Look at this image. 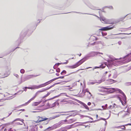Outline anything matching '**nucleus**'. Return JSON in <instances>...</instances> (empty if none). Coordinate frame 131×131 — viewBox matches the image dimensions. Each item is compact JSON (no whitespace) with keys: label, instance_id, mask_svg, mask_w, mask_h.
Masks as SVG:
<instances>
[{"label":"nucleus","instance_id":"f257e3e1","mask_svg":"<svg viewBox=\"0 0 131 131\" xmlns=\"http://www.w3.org/2000/svg\"><path fill=\"white\" fill-rule=\"evenodd\" d=\"M111 58V60H107V62H104L103 64H102L99 67H95L93 70H94V69H96L99 68H101L102 69L104 68L105 67V66H107V67L108 68L111 67L113 65H114L113 61L115 60H117L118 59H114L113 58Z\"/></svg>","mask_w":131,"mask_h":131},{"label":"nucleus","instance_id":"f03ea898","mask_svg":"<svg viewBox=\"0 0 131 131\" xmlns=\"http://www.w3.org/2000/svg\"><path fill=\"white\" fill-rule=\"evenodd\" d=\"M89 56L85 57L82 59L80 60L75 64L71 66H67V67L70 69H73L75 68L81 64L85 61L88 60L89 58Z\"/></svg>","mask_w":131,"mask_h":131},{"label":"nucleus","instance_id":"7ed1b4c3","mask_svg":"<svg viewBox=\"0 0 131 131\" xmlns=\"http://www.w3.org/2000/svg\"><path fill=\"white\" fill-rule=\"evenodd\" d=\"M114 27V26H109L106 27H103L99 29L101 31H106L112 29H113Z\"/></svg>","mask_w":131,"mask_h":131},{"label":"nucleus","instance_id":"20e7f679","mask_svg":"<svg viewBox=\"0 0 131 131\" xmlns=\"http://www.w3.org/2000/svg\"><path fill=\"white\" fill-rule=\"evenodd\" d=\"M62 94H64V95H65L67 97H68V95H67L66 93H61V94H60L59 95H58L55 96L53 97H52V98H51L49 99L45 100V101H43V103H45L47 101H48L52 100V99H53L56 97H59V96H60V95H61Z\"/></svg>","mask_w":131,"mask_h":131},{"label":"nucleus","instance_id":"39448f33","mask_svg":"<svg viewBox=\"0 0 131 131\" xmlns=\"http://www.w3.org/2000/svg\"><path fill=\"white\" fill-rule=\"evenodd\" d=\"M72 80V79H71V77H69L67 78V80L65 81H61L60 82H57L56 83H54L55 85L59 84L61 83H63V84H64L65 83H66L69 82H70V81H71Z\"/></svg>","mask_w":131,"mask_h":131},{"label":"nucleus","instance_id":"423d86ee","mask_svg":"<svg viewBox=\"0 0 131 131\" xmlns=\"http://www.w3.org/2000/svg\"><path fill=\"white\" fill-rule=\"evenodd\" d=\"M123 95V100L124 102L120 99L119 98V100L121 102L122 105H124L126 103V96L124 94H122Z\"/></svg>","mask_w":131,"mask_h":131},{"label":"nucleus","instance_id":"0eeeda50","mask_svg":"<svg viewBox=\"0 0 131 131\" xmlns=\"http://www.w3.org/2000/svg\"><path fill=\"white\" fill-rule=\"evenodd\" d=\"M38 117H39V118H38V120L36 121V123H38L48 119V118H43L39 116H38Z\"/></svg>","mask_w":131,"mask_h":131},{"label":"nucleus","instance_id":"6e6552de","mask_svg":"<svg viewBox=\"0 0 131 131\" xmlns=\"http://www.w3.org/2000/svg\"><path fill=\"white\" fill-rule=\"evenodd\" d=\"M112 90L113 91L111 92L110 93H112L115 91H118L119 93L122 94H124V93L120 89L117 88L115 89L114 88H112Z\"/></svg>","mask_w":131,"mask_h":131},{"label":"nucleus","instance_id":"1a4fd4ad","mask_svg":"<svg viewBox=\"0 0 131 131\" xmlns=\"http://www.w3.org/2000/svg\"><path fill=\"white\" fill-rule=\"evenodd\" d=\"M46 86V84L45 83L43 84H41L39 85H34V87H35L34 88H35L36 89H37L42 87H44Z\"/></svg>","mask_w":131,"mask_h":131},{"label":"nucleus","instance_id":"9d476101","mask_svg":"<svg viewBox=\"0 0 131 131\" xmlns=\"http://www.w3.org/2000/svg\"><path fill=\"white\" fill-rule=\"evenodd\" d=\"M27 32H25L24 31H23L21 32L20 35V37L21 39L25 37L27 34Z\"/></svg>","mask_w":131,"mask_h":131},{"label":"nucleus","instance_id":"9b49d317","mask_svg":"<svg viewBox=\"0 0 131 131\" xmlns=\"http://www.w3.org/2000/svg\"><path fill=\"white\" fill-rule=\"evenodd\" d=\"M47 90V88L45 89H42L41 90H40L37 91L36 93L35 96H36L39 93L42 92H43L46 91V90Z\"/></svg>","mask_w":131,"mask_h":131},{"label":"nucleus","instance_id":"f8f14e48","mask_svg":"<svg viewBox=\"0 0 131 131\" xmlns=\"http://www.w3.org/2000/svg\"><path fill=\"white\" fill-rule=\"evenodd\" d=\"M79 101L80 102V103L81 104L85 109H86L88 110H89V108L86 105L81 101Z\"/></svg>","mask_w":131,"mask_h":131},{"label":"nucleus","instance_id":"ddd939ff","mask_svg":"<svg viewBox=\"0 0 131 131\" xmlns=\"http://www.w3.org/2000/svg\"><path fill=\"white\" fill-rule=\"evenodd\" d=\"M95 44L98 45V44H101L103 46H105L104 43L103 42L100 41H96L95 42Z\"/></svg>","mask_w":131,"mask_h":131},{"label":"nucleus","instance_id":"4468645a","mask_svg":"<svg viewBox=\"0 0 131 131\" xmlns=\"http://www.w3.org/2000/svg\"><path fill=\"white\" fill-rule=\"evenodd\" d=\"M41 101H40L38 102H35L32 104V105L34 106H37L41 103Z\"/></svg>","mask_w":131,"mask_h":131},{"label":"nucleus","instance_id":"2eb2a0df","mask_svg":"<svg viewBox=\"0 0 131 131\" xmlns=\"http://www.w3.org/2000/svg\"><path fill=\"white\" fill-rule=\"evenodd\" d=\"M55 78H54L45 83L46 85H47L49 84H50L53 81H55Z\"/></svg>","mask_w":131,"mask_h":131},{"label":"nucleus","instance_id":"dca6fc26","mask_svg":"<svg viewBox=\"0 0 131 131\" xmlns=\"http://www.w3.org/2000/svg\"><path fill=\"white\" fill-rule=\"evenodd\" d=\"M74 73V72H72V73H70L69 74H68V75H65V76H62V77H58V78H55V80H57L58 79H59V78H61V79H63L64 78V77H66V76H68V75H70L71 74H72V73Z\"/></svg>","mask_w":131,"mask_h":131},{"label":"nucleus","instance_id":"f3484780","mask_svg":"<svg viewBox=\"0 0 131 131\" xmlns=\"http://www.w3.org/2000/svg\"><path fill=\"white\" fill-rule=\"evenodd\" d=\"M61 64V63H56L54 66L53 67V68L54 69H56L57 68L58 66Z\"/></svg>","mask_w":131,"mask_h":131},{"label":"nucleus","instance_id":"a211bd4d","mask_svg":"<svg viewBox=\"0 0 131 131\" xmlns=\"http://www.w3.org/2000/svg\"><path fill=\"white\" fill-rule=\"evenodd\" d=\"M36 97V96L35 95L33 97H32V98H31V99H30L26 103H25V104H28L29 103H30V102L33 100H34V99L35 98V97Z\"/></svg>","mask_w":131,"mask_h":131},{"label":"nucleus","instance_id":"6ab92c4d","mask_svg":"<svg viewBox=\"0 0 131 131\" xmlns=\"http://www.w3.org/2000/svg\"><path fill=\"white\" fill-rule=\"evenodd\" d=\"M74 121H75L73 119H71L68 120V123L69 124H71L73 123Z\"/></svg>","mask_w":131,"mask_h":131},{"label":"nucleus","instance_id":"aec40b11","mask_svg":"<svg viewBox=\"0 0 131 131\" xmlns=\"http://www.w3.org/2000/svg\"><path fill=\"white\" fill-rule=\"evenodd\" d=\"M59 115H58L53 116L52 117H50L49 118L50 119L49 120V121L50 120L54 119L57 117H59Z\"/></svg>","mask_w":131,"mask_h":131},{"label":"nucleus","instance_id":"412c9836","mask_svg":"<svg viewBox=\"0 0 131 131\" xmlns=\"http://www.w3.org/2000/svg\"><path fill=\"white\" fill-rule=\"evenodd\" d=\"M114 105H110L108 107H107V109L109 110L110 109H111L115 107L114 105H116L115 104H114Z\"/></svg>","mask_w":131,"mask_h":131},{"label":"nucleus","instance_id":"4be33fe9","mask_svg":"<svg viewBox=\"0 0 131 131\" xmlns=\"http://www.w3.org/2000/svg\"><path fill=\"white\" fill-rule=\"evenodd\" d=\"M53 129V128H52L51 127H48L46 129H45L44 130V131H50L51 130H52Z\"/></svg>","mask_w":131,"mask_h":131},{"label":"nucleus","instance_id":"5701e85b","mask_svg":"<svg viewBox=\"0 0 131 131\" xmlns=\"http://www.w3.org/2000/svg\"><path fill=\"white\" fill-rule=\"evenodd\" d=\"M75 111H68V112H56L54 113H68L70 112H74Z\"/></svg>","mask_w":131,"mask_h":131},{"label":"nucleus","instance_id":"b1692460","mask_svg":"<svg viewBox=\"0 0 131 131\" xmlns=\"http://www.w3.org/2000/svg\"><path fill=\"white\" fill-rule=\"evenodd\" d=\"M56 104H57L58 105H59V103L58 102H56L52 104V106H51V107H53L55 106L56 105Z\"/></svg>","mask_w":131,"mask_h":131},{"label":"nucleus","instance_id":"393cba45","mask_svg":"<svg viewBox=\"0 0 131 131\" xmlns=\"http://www.w3.org/2000/svg\"><path fill=\"white\" fill-rule=\"evenodd\" d=\"M90 8L91 9L94 10H98L99 9H98L97 7L93 6H91Z\"/></svg>","mask_w":131,"mask_h":131},{"label":"nucleus","instance_id":"a878e982","mask_svg":"<svg viewBox=\"0 0 131 131\" xmlns=\"http://www.w3.org/2000/svg\"><path fill=\"white\" fill-rule=\"evenodd\" d=\"M9 74H10V73H9V71L8 72H7V73H5L4 74V76H5L2 77V78H4L5 77H7L9 75Z\"/></svg>","mask_w":131,"mask_h":131},{"label":"nucleus","instance_id":"bb28decb","mask_svg":"<svg viewBox=\"0 0 131 131\" xmlns=\"http://www.w3.org/2000/svg\"><path fill=\"white\" fill-rule=\"evenodd\" d=\"M67 73V72L65 70H63L60 73V74L62 75H64L66 74Z\"/></svg>","mask_w":131,"mask_h":131},{"label":"nucleus","instance_id":"cd10ccee","mask_svg":"<svg viewBox=\"0 0 131 131\" xmlns=\"http://www.w3.org/2000/svg\"><path fill=\"white\" fill-rule=\"evenodd\" d=\"M107 107V104H106L105 105H103L102 106V107L103 108V109L104 110H105Z\"/></svg>","mask_w":131,"mask_h":131},{"label":"nucleus","instance_id":"c85d7f7f","mask_svg":"<svg viewBox=\"0 0 131 131\" xmlns=\"http://www.w3.org/2000/svg\"><path fill=\"white\" fill-rule=\"evenodd\" d=\"M73 124L68 126L66 127V128H67V129H69L73 127Z\"/></svg>","mask_w":131,"mask_h":131},{"label":"nucleus","instance_id":"c756f323","mask_svg":"<svg viewBox=\"0 0 131 131\" xmlns=\"http://www.w3.org/2000/svg\"><path fill=\"white\" fill-rule=\"evenodd\" d=\"M128 14H128L126 16H125L124 17H122V18H120L119 19V21H122L123 20L125 19V17L127 15H128Z\"/></svg>","mask_w":131,"mask_h":131},{"label":"nucleus","instance_id":"7c9ffc66","mask_svg":"<svg viewBox=\"0 0 131 131\" xmlns=\"http://www.w3.org/2000/svg\"><path fill=\"white\" fill-rule=\"evenodd\" d=\"M100 19L101 21L102 20L104 22H106V21H107V20H106V19L104 18H100Z\"/></svg>","mask_w":131,"mask_h":131},{"label":"nucleus","instance_id":"2f4dec72","mask_svg":"<svg viewBox=\"0 0 131 131\" xmlns=\"http://www.w3.org/2000/svg\"><path fill=\"white\" fill-rule=\"evenodd\" d=\"M96 83L95 82H88L87 83V84L88 85H90V84H95Z\"/></svg>","mask_w":131,"mask_h":131},{"label":"nucleus","instance_id":"473e14b6","mask_svg":"<svg viewBox=\"0 0 131 131\" xmlns=\"http://www.w3.org/2000/svg\"><path fill=\"white\" fill-rule=\"evenodd\" d=\"M55 84L54 83L53 85L50 86L49 87L47 88V90H48L49 89H50V88H52V87L54 86H55V84Z\"/></svg>","mask_w":131,"mask_h":131},{"label":"nucleus","instance_id":"72a5a7b5","mask_svg":"<svg viewBox=\"0 0 131 131\" xmlns=\"http://www.w3.org/2000/svg\"><path fill=\"white\" fill-rule=\"evenodd\" d=\"M55 84L54 83L53 85L50 86L49 87L47 88V90H48L49 89H50V88H52V87L54 86H55V84Z\"/></svg>","mask_w":131,"mask_h":131},{"label":"nucleus","instance_id":"f704fd0d","mask_svg":"<svg viewBox=\"0 0 131 131\" xmlns=\"http://www.w3.org/2000/svg\"><path fill=\"white\" fill-rule=\"evenodd\" d=\"M53 91H54V90L53 91H50V92H48L47 94L46 95V96H47V97L48 96H49L50 94V93H51L52 92H53Z\"/></svg>","mask_w":131,"mask_h":131},{"label":"nucleus","instance_id":"c9c22d12","mask_svg":"<svg viewBox=\"0 0 131 131\" xmlns=\"http://www.w3.org/2000/svg\"><path fill=\"white\" fill-rule=\"evenodd\" d=\"M25 72V70L23 69H22L20 70V72L21 73H24Z\"/></svg>","mask_w":131,"mask_h":131},{"label":"nucleus","instance_id":"e433bc0d","mask_svg":"<svg viewBox=\"0 0 131 131\" xmlns=\"http://www.w3.org/2000/svg\"><path fill=\"white\" fill-rule=\"evenodd\" d=\"M23 92V91L21 90H20L18 91L17 93H15L14 94L15 95H16L18 93H19L20 92V93H21Z\"/></svg>","mask_w":131,"mask_h":131},{"label":"nucleus","instance_id":"4c0bfd02","mask_svg":"<svg viewBox=\"0 0 131 131\" xmlns=\"http://www.w3.org/2000/svg\"><path fill=\"white\" fill-rule=\"evenodd\" d=\"M105 7L107 8L110 9H113V7L112 6H105Z\"/></svg>","mask_w":131,"mask_h":131},{"label":"nucleus","instance_id":"58836bf2","mask_svg":"<svg viewBox=\"0 0 131 131\" xmlns=\"http://www.w3.org/2000/svg\"><path fill=\"white\" fill-rule=\"evenodd\" d=\"M102 34L103 36H106L107 35V33L106 32H102Z\"/></svg>","mask_w":131,"mask_h":131},{"label":"nucleus","instance_id":"ea45409f","mask_svg":"<svg viewBox=\"0 0 131 131\" xmlns=\"http://www.w3.org/2000/svg\"><path fill=\"white\" fill-rule=\"evenodd\" d=\"M95 53L97 55H99V54H103V53H102V52H95Z\"/></svg>","mask_w":131,"mask_h":131},{"label":"nucleus","instance_id":"a19ab883","mask_svg":"<svg viewBox=\"0 0 131 131\" xmlns=\"http://www.w3.org/2000/svg\"><path fill=\"white\" fill-rule=\"evenodd\" d=\"M84 93H85L86 92H89V91L88 89H86L83 91Z\"/></svg>","mask_w":131,"mask_h":131},{"label":"nucleus","instance_id":"79ce46f5","mask_svg":"<svg viewBox=\"0 0 131 131\" xmlns=\"http://www.w3.org/2000/svg\"><path fill=\"white\" fill-rule=\"evenodd\" d=\"M56 71L57 72H60V69L59 68H58L56 69Z\"/></svg>","mask_w":131,"mask_h":131},{"label":"nucleus","instance_id":"37998d69","mask_svg":"<svg viewBox=\"0 0 131 131\" xmlns=\"http://www.w3.org/2000/svg\"><path fill=\"white\" fill-rule=\"evenodd\" d=\"M27 89H36L35 88H34L35 87H34V86H33V88L32 87H27Z\"/></svg>","mask_w":131,"mask_h":131},{"label":"nucleus","instance_id":"c03bdc74","mask_svg":"<svg viewBox=\"0 0 131 131\" xmlns=\"http://www.w3.org/2000/svg\"><path fill=\"white\" fill-rule=\"evenodd\" d=\"M126 62H129L130 61H131V58L129 60V59H126Z\"/></svg>","mask_w":131,"mask_h":131},{"label":"nucleus","instance_id":"a18cd8bd","mask_svg":"<svg viewBox=\"0 0 131 131\" xmlns=\"http://www.w3.org/2000/svg\"><path fill=\"white\" fill-rule=\"evenodd\" d=\"M108 81L110 82H113L114 81H115L112 79H109L108 80Z\"/></svg>","mask_w":131,"mask_h":131},{"label":"nucleus","instance_id":"49530a36","mask_svg":"<svg viewBox=\"0 0 131 131\" xmlns=\"http://www.w3.org/2000/svg\"><path fill=\"white\" fill-rule=\"evenodd\" d=\"M130 82H127L126 83V84L128 85H131Z\"/></svg>","mask_w":131,"mask_h":131},{"label":"nucleus","instance_id":"de8ad7c7","mask_svg":"<svg viewBox=\"0 0 131 131\" xmlns=\"http://www.w3.org/2000/svg\"><path fill=\"white\" fill-rule=\"evenodd\" d=\"M14 75L17 78H18V77H19L18 75L17 74H14Z\"/></svg>","mask_w":131,"mask_h":131},{"label":"nucleus","instance_id":"09e8293b","mask_svg":"<svg viewBox=\"0 0 131 131\" xmlns=\"http://www.w3.org/2000/svg\"><path fill=\"white\" fill-rule=\"evenodd\" d=\"M128 56H129V55L128 54V55L125 56L124 57H123V59H125V58L127 57H128Z\"/></svg>","mask_w":131,"mask_h":131},{"label":"nucleus","instance_id":"8fccbe9b","mask_svg":"<svg viewBox=\"0 0 131 131\" xmlns=\"http://www.w3.org/2000/svg\"><path fill=\"white\" fill-rule=\"evenodd\" d=\"M68 63V61H67L66 62H63V63H61V64H67Z\"/></svg>","mask_w":131,"mask_h":131},{"label":"nucleus","instance_id":"3c124183","mask_svg":"<svg viewBox=\"0 0 131 131\" xmlns=\"http://www.w3.org/2000/svg\"><path fill=\"white\" fill-rule=\"evenodd\" d=\"M24 88L23 89H24ZM25 89L24 90V91H25V92L27 90V87H25L24 88Z\"/></svg>","mask_w":131,"mask_h":131},{"label":"nucleus","instance_id":"603ef678","mask_svg":"<svg viewBox=\"0 0 131 131\" xmlns=\"http://www.w3.org/2000/svg\"><path fill=\"white\" fill-rule=\"evenodd\" d=\"M121 127H122V129H124L125 128V125H123L122 126H121Z\"/></svg>","mask_w":131,"mask_h":131},{"label":"nucleus","instance_id":"864d4df0","mask_svg":"<svg viewBox=\"0 0 131 131\" xmlns=\"http://www.w3.org/2000/svg\"><path fill=\"white\" fill-rule=\"evenodd\" d=\"M102 88L103 89H107V90H109V89H109V88H106L105 87H102Z\"/></svg>","mask_w":131,"mask_h":131},{"label":"nucleus","instance_id":"5fc2aeb1","mask_svg":"<svg viewBox=\"0 0 131 131\" xmlns=\"http://www.w3.org/2000/svg\"><path fill=\"white\" fill-rule=\"evenodd\" d=\"M50 105L51 104H50L49 103H48L47 104V106L49 107H50L51 106Z\"/></svg>","mask_w":131,"mask_h":131},{"label":"nucleus","instance_id":"6e6d98bb","mask_svg":"<svg viewBox=\"0 0 131 131\" xmlns=\"http://www.w3.org/2000/svg\"><path fill=\"white\" fill-rule=\"evenodd\" d=\"M102 82V80H101L98 81V82H97V83H101Z\"/></svg>","mask_w":131,"mask_h":131},{"label":"nucleus","instance_id":"4d7b16f0","mask_svg":"<svg viewBox=\"0 0 131 131\" xmlns=\"http://www.w3.org/2000/svg\"><path fill=\"white\" fill-rule=\"evenodd\" d=\"M100 119L103 120L104 121H105L106 120V119L103 118H101Z\"/></svg>","mask_w":131,"mask_h":131},{"label":"nucleus","instance_id":"13d9d810","mask_svg":"<svg viewBox=\"0 0 131 131\" xmlns=\"http://www.w3.org/2000/svg\"><path fill=\"white\" fill-rule=\"evenodd\" d=\"M73 12L76 13H79V14H82V13L80 12Z\"/></svg>","mask_w":131,"mask_h":131},{"label":"nucleus","instance_id":"bf43d9fd","mask_svg":"<svg viewBox=\"0 0 131 131\" xmlns=\"http://www.w3.org/2000/svg\"><path fill=\"white\" fill-rule=\"evenodd\" d=\"M91 104V103L90 102H89L88 103V105L90 106Z\"/></svg>","mask_w":131,"mask_h":131},{"label":"nucleus","instance_id":"052dcab7","mask_svg":"<svg viewBox=\"0 0 131 131\" xmlns=\"http://www.w3.org/2000/svg\"><path fill=\"white\" fill-rule=\"evenodd\" d=\"M90 45H95V42H94L93 43H90Z\"/></svg>","mask_w":131,"mask_h":131},{"label":"nucleus","instance_id":"680f3d73","mask_svg":"<svg viewBox=\"0 0 131 131\" xmlns=\"http://www.w3.org/2000/svg\"><path fill=\"white\" fill-rule=\"evenodd\" d=\"M12 128H10L8 130V131H14L13 130H12Z\"/></svg>","mask_w":131,"mask_h":131},{"label":"nucleus","instance_id":"e2e57ef3","mask_svg":"<svg viewBox=\"0 0 131 131\" xmlns=\"http://www.w3.org/2000/svg\"><path fill=\"white\" fill-rule=\"evenodd\" d=\"M16 121H17V119H15L14 120L13 122H12V123H13L14 122H15Z\"/></svg>","mask_w":131,"mask_h":131},{"label":"nucleus","instance_id":"0e129e2a","mask_svg":"<svg viewBox=\"0 0 131 131\" xmlns=\"http://www.w3.org/2000/svg\"><path fill=\"white\" fill-rule=\"evenodd\" d=\"M118 43L119 45H121V41H119Z\"/></svg>","mask_w":131,"mask_h":131},{"label":"nucleus","instance_id":"69168bd1","mask_svg":"<svg viewBox=\"0 0 131 131\" xmlns=\"http://www.w3.org/2000/svg\"><path fill=\"white\" fill-rule=\"evenodd\" d=\"M19 111H25V110L24 109H21L18 110Z\"/></svg>","mask_w":131,"mask_h":131},{"label":"nucleus","instance_id":"338daca9","mask_svg":"<svg viewBox=\"0 0 131 131\" xmlns=\"http://www.w3.org/2000/svg\"><path fill=\"white\" fill-rule=\"evenodd\" d=\"M56 75L57 76H59V74L58 73H56Z\"/></svg>","mask_w":131,"mask_h":131},{"label":"nucleus","instance_id":"774afa93","mask_svg":"<svg viewBox=\"0 0 131 131\" xmlns=\"http://www.w3.org/2000/svg\"><path fill=\"white\" fill-rule=\"evenodd\" d=\"M63 121L65 122H67L68 121V120L66 119L64 120H63Z\"/></svg>","mask_w":131,"mask_h":131}]
</instances>
